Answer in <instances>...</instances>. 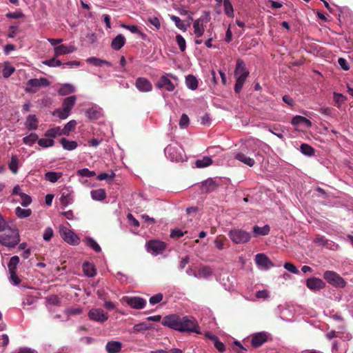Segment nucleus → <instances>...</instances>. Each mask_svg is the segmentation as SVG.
<instances>
[{
	"label": "nucleus",
	"instance_id": "f257e3e1",
	"mask_svg": "<svg viewBox=\"0 0 353 353\" xmlns=\"http://www.w3.org/2000/svg\"><path fill=\"white\" fill-rule=\"evenodd\" d=\"M161 323L164 326L179 332L200 333L199 325L192 316L181 317L176 314H170L163 319Z\"/></svg>",
	"mask_w": 353,
	"mask_h": 353
},
{
	"label": "nucleus",
	"instance_id": "f03ea898",
	"mask_svg": "<svg viewBox=\"0 0 353 353\" xmlns=\"http://www.w3.org/2000/svg\"><path fill=\"white\" fill-rule=\"evenodd\" d=\"M20 241L19 230L15 227H10L0 232V243L6 247L14 248Z\"/></svg>",
	"mask_w": 353,
	"mask_h": 353
},
{
	"label": "nucleus",
	"instance_id": "7ed1b4c3",
	"mask_svg": "<svg viewBox=\"0 0 353 353\" xmlns=\"http://www.w3.org/2000/svg\"><path fill=\"white\" fill-rule=\"evenodd\" d=\"M250 72L245 67V64L242 59H237L236 68L234 70V77L236 78V83L234 85V91L239 93L245 82Z\"/></svg>",
	"mask_w": 353,
	"mask_h": 353
},
{
	"label": "nucleus",
	"instance_id": "20e7f679",
	"mask_svg": "<svg viewBox=\"0 0 353 353\" xmlns=\"http://www.w3.org/2000/svg\"><path fill=\"white\" fill-rule=\"evenodd\" d=\"M228 236L232 241L236 244H243L249 242L252 238L251 234L242 229H232Z\"/></svg>",
	"mask_w": 353,
	"mask_h": 353
},
{
	"label": "nucleus",
	"instance_id": "39448f33",
	"mask_svg": "<svg viewBox=\"0 0 353 353\" xmlns=\"http://www.w3.org/2000/svg\"><path fill=\"white\" fill-rule=\"evenodd\" d=\"M323 278L329 284L336 288H344L346 285L345 280L334 271H325Z\"/></svg>",
	"mask_w": 353,
	"mask_h": 353
},
{
	"label": "nucleus",
	"instance_id": "423d86ee",
	"mask_svg": "<svg viewBox=\"0 0 353 353\" xmlns=\"http://www.w3.org/2000/svg\"><path fill=\"white\" fill-rule=\"evenodd\" d=\"M50 84V81L46 78L31 79L26 83V90L28 92L35 93L39 88L48 87Z\"/></svg>",
	"mask_w": 353,
	"mask_h": 353
},
{
	"label": "nucleus",
	"instance_id": "0eeeda50",
	"mask_svg": "<svg viewBox=\"0 0 353 353\" xmlns=\"http://www.w3.org/2000/svg\"><path fill=\"white\" fill-rule=\"evenodd\" d=\"M88 316L90 320L100 323L105 322L109 317L108 314L101 308H92L89 310Z\"/></svg>",
	"mask_w": 353,
	"mask_h": 353
},
{
	"label": "nucleus",
	"instance_id": "6e6552de",
	"mask_svg": "<svg viewBox=\"0 0 353 353\" xmlns=\"http://www.w3.org/2000/svg\"><path fill=\"white\" fill-rule=\"evenodd\" d=\"M165 153L171 161L176 162L183 161L185 157L183 152L178 151L176 147L171 145H169L165 148Z\"/></svg>",
	"mask_w": 353,
	"mask_h": 353
},
{
	"label": "nucleus",
	"instance_id": "1a4fd4ad",
	"mask_svg": "<svg viewBox=\"0 0 353 353\" xmlns=\"http://www.w3.org/2000/svg\"><path fill=\"white\" fill-rule=\"evenodd\" d=\"M123 299L129 306L137 310L145 307L146 305L145 300L139 296H124Z\"/></svg>",
	"mask_w": 353,
	"mask_h": 353
},
{
	"label": "nucleus",
	"instance_id": "9d476101",
	"mask_svg": "<svg viewBox=\"0 0 353 353\" xmlns=\"http://www.w3.org/2000/svg\"><path fill=\"white\" fill-rule=\"evenodd\" d=\"M61 236L69 244L76 245L80 243V239L77 235L66 228L62 229Z\"/></svg>",
	"mask_w": 353,
	"mask_h": 353
},
{
	"label": "nucleus",
	"instance_id": "9b49d317",
	"mask_svg": "<svg viewBox=\"0 0 353 353\" xmlns=\"http://www.w3.org/2000/svg\"><path fill=\"white\" fill-rule=\"evenodd\" d=\"M135 87L141 92H148L152 90L151 82L145 77H138L135 81Z\"/></svg>",
	"mask_w": 353,
	"mask_h": 353
},
{
	"label": "nucleus",
	"instance_id": "f8f14e48",
	"mask_svg": "<svg viewBox=\"0 0 353 353\" xmlns=\"http://www.w3.org/2000/svg\"><path fill=\"white\" fill-rule=\"evenodd\" d=\"M306 286L311 290L317 291L325 287V283L321 279L312 277L306 281Z\"/></svg>",
	"mask_w": 353,
	"mask_h": 353
},
{
	"label": "nucleus",
	"instance_id": "ddd939ff",
	"mask_svg": "<svg viewBox=\"0 0 353 353\" xmlns=\"http://www.w3.org/2000/svg\"><path fill=\"white\" fill-rule=\"evenodd\" d=\"M255 261L256 264L263 267L265 270L274 266L271 260L263 253L257 254L256 255Z\"/></svg>",
	"mask_w": 353,
	"mask_h": 353
},
{
	"label": "nucleus",
	"instance_id": "4468645a",
	"mask_svg": "<svg viewBox=\"0 0 353 353\" xmlns=\"http://www.w3.org/2000/svg\"><path fill=\"white\" fill-rule=\"evenodd\" d=\"M267 341V334L264 332H259L252 336L251 343L253 347L257 348L263 345Z\"/></svg>",
	"mask_w": 353,
	"mask_h": 353
},
{
	"label": "nucleus",
	"instance_id": "2eb2a0df",
	"mask_svg": "<svg viewBox=\"0 0 353 353\" xmlns=\"http://www.w3.org/2000/svg\"><path fill=\"white\" fill-rule=\"evenodd\" d=\"M148 248L156 254L163 252L166 247L164 242L158 240H150L148 242Z\"/></svg>",
	"mask_w": 353,
	"mask_h": 353
},
{
	"label": "nucleus",
	"instance_id": "dca6fc26",
	"mask_svg": "<svg viewBox=\"0 0 353 353\" xmlns=\"http://www.w3.org/2000/svg\"><path fill=\"white\" fill-rule=\"evenodd\" d=\"M156 86L159 88H164L166 90L172 92L174 90L175 86L172 82L165 75L161 77L159 80L156 84Z\"/></svg>",
	"mask_w": 353,
	"mask_h": 353
},
{
	"label": "nucleus",
	"instance_id": "f3484780",
	"mask_svg": "<svg viewBox=\"0 0 353 353\" xmlns=\"http://www.w3.org/2000/svg\"><path fill=\"white\" fill-rule=\"evenodd\" d=\"M54 56L59 57L63 54H68L72 52H74L77 50L76 47L74 46H65V45H59L55 46L54 48Z\"/></svg>",
	"mask_w": 353,
	"mask_h": 353
},
{
	"label": "nucleus",
	"instance_id": "a211bd4d",
	"mask_svg": "<svg viewBox=\"0 0 353 353\" xmlns=\"http://www.w3.org/2000/svg\"><path fill=\"white\" fill-rule=\"evenodd\" d=\"M219 184L212 179H208L202 183L201 190L203 192L209 193L218 188Z\"/></svg>",
	"mask_w": 353,
	"mask_h": 353
},
{
	"label": "nucleus",
	"instance_id": "6ab92c4d",
	"mask_svg": "<svg viewBox=\"0 0 353 353\" xmlns=\"http://www.w3.org/2000/svg\"><path fill=\"white\" fill-rule=\"evenodd\" d=\"M204 19L200 17L195 20L193 23L194 33L196 37L199 38L203 36L205 28H204Z\"/></svg>",
	"mask_w": 353,
	"mask_h": 353
},
{
	"label": "nucleus",
	"instance_id": "aec40b11",
	"mask_svg": "<svg viewBox=\"0 0 353 353\" xmlns=\"http://www.w3.org/2000/svg\"><path fill=\"white\" fill-rule=\"evenodd\" d=\"M25 125L28 130H36L39 126V120L36 115H28L26 118Z\"/></svg>",
	"mask_w": 353,
	"mask_h": 353
},
{
	"label": "nucleus",
	"instance_id": "412c9836",
	"mask_svg": "<svg viewBox=\"0 0 353 353\" xmlns=\"http://www.w3.org/2000/svg\"><path fill=\"white\" fill-rule=\"evenodd\" d=\"M122 348V343L117 341H108L105 345V350L108 353H119Z\"/></svg>",
	"mask_w": 353,
	"mask_h": 353
},
{
	"label": "nucleus",
	"instance_id": "4be33fe9",
	"mask_svg": "<svg viewBox=\"0 0 353 353\" xmlns=\"http://www.w3.org/2000/svg\"><path fill=\"white\" fill-rule=\"evenodd\" d=\"M234 159L250 167H253L255 165V161L253 158L248 157L245 153L241 152L236 153L234 156Z\"/></svg>",
	"mask_w": 353,
	"mask_h": 353
},
{
	"label": "nucleus",
	"instance_id": "5701e85b",
	"mask_svg": "<svg viewBox=\"0 0 353 353\" xmlns=\"http://www.w3.org/2000/svg\"><path fill=\"white\" fill-rule=\"evenodd\" d=\"M82 269L83 273L88 277H93L97 274V270L93 263L85 261L83 263Z\"/></svg>",
	"mask_w": 353,
	"mask_h": 353
},
{
	"label": "nucleus",
	"instance_id": "b1692460",
	"mask_svg": "<svg viewBox=\"0 0 353 353\" xmlns=\"http://www.w3.org/2000/svg\"><path fill=\"white\" fill-rule=\"evenodd\" d=\"M77 101V97L74 95L70 96L63 99L62 103V108L65 109V112H71Z\"/></svg>",
	"mask_w": 353,
	"mask_h": 353
},
{
	"label": "nucleus",
	"instance_id": "393cba45",
	"mask_svg": "<svg viewBox=\"0 0 353 353\" xmlns=\"http://www.w3.org/2000/svg\"><path fill=\"white\" fill-rule=\"evenodd\" d=\"M125 43V37L122 34H119L112 41L111 47L115 50H119L124 46Z\"/></svg>",
	"mask_w": 353,
	"mask_h": 353
},
{
	"label": "nucleus",
	"instance_id": "a878e982",
	"mask_svg": "<svg viewBox=\"0 0 353 353\" xmlns=\"http://www.w3.org/2000/svg\"><path fill=\"white\" fill-rule=\"evenodd\" d=\"M292 124L294 125H299L300 124H305L307 128H310L312 125V122L307 119V118L296 115L294 117L291 121Z\"/></svg>",
	"mask_w": 353,
	"mask_h": 353
},
{
	"label": "nucleus",
	"instance_id": "bb28decb",
	"mask_svg": "<svg viewBox=\"0 0 353 353\" xmlns=\"http://www.w3.org/2000/svg\"><path fill=\"white\" fill-rule=\"evenodd\" d=\"M60 143L61 144L62 147L68 151L73 150L76 149L78 146L77 142L75 141H69L65 138H61L59 140Z\"/></svg>",
	"mask_w": 353,
	"mask_h": 353
},
{
	"label": "nucleus",
	"instance_id": "cd10ccee",
	"mask_svg": "<svg viewBox=\"0 0 353 353\" xmlns=\"http://www.w3.org/2000/svg\"><path fill=\"white\" fill-rule=\"evenodd\" d=\"M270 231V228L268 225H265L263 227H259L258 225H255L253 227V234L254 236H265L269 234Z\"/></svg>",
	"mask_w": 353,
	"mask_h": 353
},
{
	"label": "nucleus",
	"instance_id": "c85d7f7f",
	"mask_svg": "<svg viewBox=\"0 0 353 353\" xmlns=\"http://www.w3.org/2000/svg\"><path fill=\"white\" fill-rule=\"evenodd\" d=\"M75 89L74 87L70 83H65L61 85V88L58 90L59 95L65 96L73 93Z\"/></svg>",
	"mask_w": 353,
	"mask_h": 353
},
{
	"label": "nucleus",
	"instance_id": "c756f323",
	"mask_svg": "<svg viewBox=\"0 0 353 353\" xmlns=\"http://www.w3.org/2000/svg\"><path fill=\"white\" fill-rule=\"evenodd\" d=\"M185 84L189 89L195 90L198 88V80L194 75L189 74L185 78Z\"/></svg>",
	"mask_w": 353,
	"mask_h": 353
},
{
	"label": "nucleus",
	"instance_id": "7c9ffc66",
	"mask_svg": "<svg viewBox=\"0 0 353 353\" xmlns=\"http://www.w3.org/2000/svg\"><path fill=\"white\" fill-rule=\"evenodd\" d=\"M86 62L90 64H92L97 67H101L103 65H106L108 67L112 66V64L105 60H102L97 57H89L87 59Z\"/></svg>",
	"mask_w": 353,
	"mask_h": 353
},
{
	"label": "nucleus",
	"instance_id": "2f4dec72",
	"mask_svg": "<svg viewBox=\"0 0 353 353\" xmlns=\"http://www.w3.org/2000/svg\"><path fill=\"white\" fill-rule=\"evenodd\" d=\"M45 137H49L50 139L56 138L57 137H59L63 135L61 132V128L60 127H54L52 128L48 129L45 132Z\"/></svg>",
	"mask_w": 353,
	"mask_h": 353
},
{
	"label": "nucleus",
	"instance_id": "473e14b6",
	"mask_svg": "<svg viewBox=\"0 0 353 353\" xmlns=\"http://www.w3.org/2000/svg\"><path fill=\"white\" fill-rule=\"evenodd\" d=\"M91 196L94 200L103 201L106 197L104 189H97L91 191Z\"/></svg>",
	"mask_w": 353,
	"mask_h": 353
},
{
	"label": "nucleus",
	"instance_id": "72a5a7b5",
	"mask_svg": "<svg viewBox=\"0 0 353 353\" xmlns=\"http://www.w3.org/2000/svg\"><path fill=\"white\" fill-rule=\"evenodd\" d=\"M77 125V121L75 120H71L68 122L63 129H61V132L63 135L68 136L70 132L74 131Z\"/></svg>",
	"mask_w": 353,
	"mask_h": 353
},
{
	"label": "nucleus",
	"instance_id": "f704fd0d",
	"mask_svg": "<svg viewBox=\"0 0 353 353\" xmlns=\"http://www.w3.org/2000/svg\"><path fill=\"white\" fill-rule=\"evenodd\" d=\"M84 242L86 245L91 248L96 252H100L101 251V248L99 245L91 237H87L84 239Z\"/></svg>",
	"mask_w": 353,
	"mask_h": 353
},
{
	"label": "nucleus",
	"instance_id": "c9c22d12",
	"mask_svg": "<svg viewBox=\"0 0 353 353\" xmlns=\"http://www.w3.org/2000/svg\"><path fill=\"white\" fill-rule=\"evenodd\" d=\"M212 159L209 157H203L201 159H197L195 165L197 168H205L212 164Z\"/></svg>",
	"mask_w": 353,
	"mask_h": 353
},
{
	"label": "nucleus",
	"instance_id": "e433bc0d",
	"mask_svg": "<svg viewBox=\"0 0 353 353\" xmlns=\"http://www.w3.org/2000/svg\"><path fill=\"white\" fill-rule=\"evenodd\" d=\"M62 176L61 172H48L45 174V179L52 183L57 182Z\"/></svg>",
	"mask_w": 353,
	"mask_h": 353
},
{
	"label": "nucleus",
	"instance_id": "4c0bfd02",
	"mask_svg": "<svg viewBox=\"0 0 353 353\" xmlns=\"http://www.w3.org/2000/svg\"><path fill=\"white\" fill-rule=\"evenodd\" d=\"M212 274V269L208 266H201L197 274V277L208 278Z\"/></svg>",
	"mask_w": 353,
	"mask_h": 353
},
{
	"label": "nucleus",
	"instance_id": "58836bf2",
	"mask_svg": "<svg viewBox=\"0 0 353 353\" xmlns=\"http://www.w3.org/2000/svg\"><path fill=\"white\" fill-rule=\"evenodd\" d=\"M15 214L18 218L23 219L30 216L32 214V210L30 209H22L20 207H17Z\"/></svg>",
	"mask_w": 353,
	"mask_h": 353
},
{
	"label": "nucleus",
	"instance_id": "ea45409f",
	"mask_svg": "<svg viewBox=\"0 0 353 353\" xmlns=\"http://www.w3.org/2000/svg\"><path fill=\"white\" fill-rule=\"evenodd\" d=\"M86 115L91 120H97L101 117V112L95 108H90L86 111Z\"/></svg>",
	"mask_w": 353,
	"mask_h": 353
},
{
	"label": "nucleus",
	"instance_id": "a19ab883",
	"mask_svg": "<svg viewBox=\"0 0 353 353\" xmlns=\"http://www.w3.org/2000/svg\"><path fill=\"white\" fill-rule=\"evenodd\" d=\"M301 152L307 156L311 157L314 154V149L307 143H302L301 145Z\"/></svg>",
	"mask_w": 353,
	"mask_h": 353
},
{
	"label": "nucleus",
	"instance_id": "79ce46f5",
	"mask_svg": "<svg viewBox=\"0 0 353 353\" xmlns=\"http://www.w3.org/2000/svg\"><path fill=\"white\" fill-rule=\"evenodd\" d=\"M37 140H39V137L35 133H31L28 136L23 138V143L29 145H33Z\"/></svg>",
	"mask_w": 353,
	"mask_h": 353
},
{
	"label": "nucleus",
	"instance_id": "37998d69",
	"mask_svg": "<svg viewBox=\"0 0 353 353\" xmlns=\"http://www.w3.org/2000/svg\"><path fill=\"white\" fill-rule=\"evenodd\" d=\"M18 159L15 155L12 156L10 162L9 163V168L14 173L17 174L18 172Z\"/></svg>",
	"mask_w": 353,
	"mask_h": 353
},
{
	"label": "nucleus",
	"instance_id": "c03bdc74",
	"mask_svg": "<svg viewBox=\"0 0 353 353\" xmlns=\"http://www.w3.org/2000/svg\"><path fill=\"white\" fill-rule=\"evenodd\" d=\"M57 57H54L52 59L43 61V63L49 67H59L62 65V62L56 59Z\"/></svg>",
	"mask_w": 353,
	"mask_h": 353
},
{
	"label": "nucleus",
	"instance_id": "a18cd8bd",
	"mask_svg": "<svg viewBox=\"0 0 353 353\" xmlns=\"http://www.w3.org/2000/svg\"><path fill=\"white\" fill-rule=\"evenodd\" d=\"M225 13L228 17H233V6L230 0H223Z\"/></svg>",
	"mask_w": 353,
	"mask_h": 353
},
{
	"label": "nucleus",
	"instance_id": "49530a36",
	"mask_svg": "<svg viewBox=\"0 0 353 353\" xmlns=\"http://www.w3.org/2000/svg\"><path fill=\"white\" fill-rule=\"evenodd\" d=\"M38 144L43 148L52 147L54 145V141L52 139H40L38 140Z\"/></svg>",
	"mask_w": 353,
	"mask_h": 353
},
{
	"label": "nucleus",
	"instance_id": "de8ad7c7",
	"mask_svg": "<svg viewBox=\"0 0 353 353\" xmlns=\"http://www.w3.org/2000/svg\"><path fill=\"white\" fill-rule=\"evenodd\" d=\"M19 263V258L18 256H14L10 259L8 265L9 271H14L17 270V266Z\"/></svg>",
	"mask_w": 353,
	"mask_h": 353
},
{
	"label": "nucleus",
	"instance_id": "09e8293b",
	"mask_svg": "<svg viewBox=\"0 0 353 353\" xmlns=\"http://www.w3.org/2000/svg\"><path fill=\"white\" fill-rule=\"evenodd\" d=\"M171 20L172 21H174L175 23V25L176 26L183 30V31H186L187 30V27L185 26V25L181 21V20L179 19V17L175 16V15H172L171 17H170Z\"/></svg>",
	"mask_w": 353,
	"mask_h": 353
},
{
	"label": "nucleus",
	"instance_id": "8fccbe9b",
	"mask_svg": "<svg viewBox=\"0 0 353 353\" xmlns=\"http://www.w3.org/2000/svg\"><path fill=\"white\" fill-rule=\"evenodd\" d=\"M176 41L179 46V48L181 52H184L186 48V42L185 39L179 34L176 35Z\"/></svg>",
	"mask_w": 353,
	"mask_h": 353
},
{
	"label": "nucleus",
	"instance_id": "3c124183",
	"mask_svg": "<svg viewBox=\"0 0 353 353\" xmlns=\"http://www.w3.org/2000/svg\"><path fill=\"white\" fill-rule=\"evenodd\" d=\"M19 196H20V198H21V204L22 206L27 207V206H28L31 203L32 199L27 194H26V193H19Z\"/></svg>",
	"mask_w": 353,
	"mask_h": 353
},
{
	"label": "nucleus",
	"instance_id": "603ef678",
	"mask_svg": "<svg viewBox=\"0 0 353 353\" xmlns=\"http://www.w3.org/2000/svg\"><path fill=\"white\" fill-rule=\"evenodd\" d=\"M65 109L63 108H59L54 111L53 115L57 116L61 119H65L68 117L70 112H65Z\"/></svg>",
	"mask_w": 353,
	"mask_h": 353
},
{
	"label": "nucleus",
	"instance_id": "864d4df0",
	"mask_svg": "<svg viewBox=\"0 0 353 353\" xmlns=\"http://www.w3.org/2000/svg\"><path fill=\"white\" fill-rule=\"evenodd\" d=\"M47 302L52 305H59L61 304V300L57 295L52 294L46 297Z\"/></svg>",
	"mask_w": 353,
	"mask_h": 353
},
{
	"label": "nucleus",
	"instance_id": "5fc2aeb1",
	"mask_svg": "<svg viewBox=\"0 0 353 353\" xmlns=\"http://www.w3.org/2000/svg\"><path fill=\"white\" fill-rule=\"evenodd\" d=\"M60 201L61 205H63L64 207H66L72 203V198L70 194H65L64 193H62Z\"/></svg>",
	"mask_w": 353,
	"mask_h": 353
},
{
	"label": "nucleus",
	"instance_id": "6e6d98bb",
	"mask_svg": "<svg viewBox=\"0 0 353 353\" xmlns=\"http://www.w3.org/2000/svg\"><path fill=\"white\" fill-rule=\"evenodd\" d=\"M185 233H187V231L183 232L181 230L175 228L171 230L170 237L172 239H179L180 237H182Z\"/></svg>",
	"mask_w": 353,
	"mask_h": 353
},
{
	"label": "nucleus",
	"instance_id": "4d7b16f0",
	"mask_svg": "<svg viewBox=\"0 0 353 353\" xmlns=\"http://www.w3.org/2000/svg\"><path fill=\"white\" fill-rule=\"evenodd\" d=\"M163 296L161 293H158L150 298V303L151 305H155L160 303L163 300Z\"/></svg>",
	"mask_w": 353,
	"mask_h": 353
},
{
	"label": "nucleus",
	"instance_id": "13d9d810",
	"mask_svg": "<svg viewBox=\"0 0 353 353\" xmlns=\"http://www.w3.org/2000/svg\"><path fill=\"white\" fill-rule=\"evenodd\" d=\"M190 123L189 118L187 114H183L179 121V126L181 128H185Z\"/></svg>",
	"mask_w": 353,
	"mask_h": 353
},
{
	"label": "nucleus",
	"instance_id": "bf43d9fd",
	"mask_svg": "<svg viewBox=\"0 0 353 353\" xmlns=\"http://www.w3.org/2000/svg\"><path fill=\"white\" fill-rule=\"evenodd\" d=\"M284 268L288 271L298 274L299 273V270L296 268V267L292 263L287 262L284 264Z\"/></svg>",
	"mask_w": 353,
	"mask_h": 353
},
{
	"label": "nucleus",
	"instance_id": "052dcab7",
	"mask_svg": "<svg viewBox=\"0 0 353 353\" xmlns=\"http://www.w3.org/2000/svg\"><path fill=\"white\" fill-rule=\"evenodd\" d=\"M234 344L236 346V348H234V351L236 353H244L248 351V348L242 345L241 343L238 341H234Z\"/></svg>",
	"mask_w": 353,
	"mask_h": 353
},
{
	"label": "nucleus",
	"instance_id": "680f3d73",
	"mask_svg": "<svg viewBox=\"0 0 353 353\" xmlns=\"http://www.w3.org/2000/svg\"><path fill=\"white\" fill-rule=\"evenodd\" d=\"M53 234H54L53 230L51 228L48 227V228H46V230L44 231V233L43 235V239L46 241H49L53 236Z\"/></svg>",
	"mask_w": 353,
	"mask_h": 353
},
{
	"label": "nucleus",
	"instance_id": "e2e57ef3",
	"mask_svg": "<svg viewBox=\"0 0 353 353\" xmlns=\"http://www.w3.org/2000/svg\"><path fill=\"white\" fill-rule=\"evenodd\" d=\"M121 27L130 30L132 33H136V34H139L140 35H142V32L139 30V28L137 26H130V25H125V24H122L121 25Z\"/></svg>",
	"mask_w": 353,
	"mask_h": 353
},
{
	"label": "nucleus",
	"instance_id": "0e129e2a",
	"mask_svg": "<svg viewBox=\"0 0 353 353\" xmlns=\"http://www.w3.org/2000/svg\"><path fill=\"white\" fill-rule=\"evenodd\" d=\"M78 173L79 175L86 177H92L95 175V172L94 171H90L87 168L79 170Z\"/></svg>",
	"mask_w": 353,
	"mask_h": 353
},
{
	"label": "nucleus",
	"instance_id": "69168bd1",
	"mask_svg": "<svg viewBox=\"0 0 353 353\" xmlns=\"http://www.w3.org/2000/svg\"><path fill=\"white\" fill-rule=\"evenodd\" d=\"M14 71H15V69L14 67L6 65L3 69V76L5 78H8L14 73Z\"/></svg>",
	"mask_w": 353,
	"mask_h": 353
},
{
	"label": "nucleus",
	"instance_id": "338daca9",
	"mask_svg": "<svg viewBox=\"0 0 353 353\" xmlns=\"http://www.w3.org/2000/svg\"><path fill=\"white\" fill-rule=\"evenodd\" d=\"M148 21L150 24L154 26L157 30H159L160 28L161 23H160L159 19L157 17H150V18H148Z\"/></svg>",
	"mask_w": 353,
	"mask_h": 353
},
{
	"label": "nucleus",
	"instance_id": "774afa93",
	"mask_svg": "<svg viewBox=\"0 0 353 353\" xmlns=\"http://www.w3.org/2000/svg\"><path fill=\"white\" fill-rule=\"evenodd\" d=\"M214 347L221 352H223L225 351V345L218 339L214 343Z\"/></svg>",
	"mask_w": 353,
	"mask_h": 353
}]
</instances>
